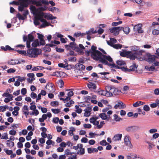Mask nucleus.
<instances>
[{
  "label": "nucleus",
  "mask_w": 159,
  "mask_h": 159,
  "mask_svg": "<svg viewBox=\"0 0 159 159\" xmlns=\"http://www.w3.org/2000/svg\"><path fill=\"white\" fill-rule=\"evenodd\" d=\"M43 15H38V16H35L34 20V25L36 26L39 25L40 24V21L43 23L39 26V28H42L45 27L46 26H48L51 25L48 23L45 20L43 19V16L44 17L47 19L48 20H52L55 19L57 18L56 17L53 16L51 14H44L43 13L42 14Z\"/></svg>",
  "instance_id": "nucleus-1"
},
{
  "label": "nucleus",
  "mask_w": 159,
  "mask_h": 159,
  "mask_svg": "<svg viewBox=\"0 0 159 159\" xmlns=\"http://www.w3.org/2000/svg\"><path fill=\"white\" fill-rule=\"evenodd\" d=\"M31 4L36 5L37 6H39L42 4L48 5V2L46 0H24L19 6V9L22 11L24 7H27L28 5Z\"/></svg>",
  "instance_id": "nucleus-2"
},
{
  "label": "nucleus",
  "mask_w": 159,
  "mask_h": 159,
  "mask_svg": "<svg viewBox=\"0 0 159 159\" xmlns=\"http://www.w3.org/2000/svg\"><path fill=\"white\" fill-rule=\"evenodd\" d=\"M143 52L141 50L133 52L127 51L126 52V55L131 60H134L136 58L140 61H143L145 59V58L143 57Z\"/></svg>",
  "instance_id": "nucleus-3"
},
{
  "label": "nucleus",
  "mask_w": 159,
  "mask_h": 159,
  "mask_svg": "<svg viewBox=\"0 0 159 159\" xmlns=\"http://www.w3.org/2000/svg\"><path fill=\"white\" fill-rule=\"evenodd\" d=\"M41 50L38 48H32L27 50V56L30 57H37L41 53Z\"/></svg>",
  "instance_id": "nucleus-4"
},
{
  "label": "nucleus",
  "mask_w": 159,
  "mask_h": 159,
  "mask_svg": "<svg viewBox=\"0 0 159 159\" xmlns=\"http://www.w3.org/2000/svg\"><path fill=\"white\" fill-rule=\"evenodd\" d=\"M107 61H109L110 62H112L113 61L112 59L110 56H107L103 55L102 58L100 60V62H102L104 64L107 65L109 66V64H112V63H109Z\"/></svg>",
  "instance_id": "nucleus-5"
},
{
  "label": "nucleus",
  "mask_w": 159,
  "mask_h": 159,
  "mask_svg": "<svg viewBox=\"0 0 159 159\" xmlns=\"http://www.w3.org/2000/svg\"><path fill=\"white\" fill-rule=\"evenodd\" d=\"M103 54L100 51H96V52L91 53L92 57L95 60H99L102 58Z\"/></svg>",
  "instance_id": "nucleus-6"
},
{
  "label": "nucleus",
  "mask_w": 159,
  "mask_h": 159,
  "mask_svg": "<svg viewBox=\"0 0 159 159\" xmlns=\"http://www.w3.org/2000/svg\"><path fill=\"white\" fill-rule=\"evenodd\" d=\"M143 57L145 58L144 60H146L150 63H152L155 61V59L157 58V57L155 56L154 55H150L149 54H146L147 57H144V56H145V55H144L143 54Z\"/></svg>",
  "instance_id": "nucleus-7"
},
{
  "label": "nucleus",
  "mask_w": 159,
  "mask_h": 159,
  "mask_svg": "<svg viewBox=\"0 0 159 159\" xmlns=\"http://www.w3.org/2000/svg\"><path fill=\"white\" fill-rule=\"evenodd\" d=\"M140 127L139 126H132L127 127L126 130L129 132H134L140 129Z\"/></svg>",
  "instance_id": "nucleus-8"
},
{
  "label": "nucleus",
  "mask_w": 159,
  "mask_h": 159,
  "mask_svg": "<svg viewBox=\"0 0 159 159\" xmlns=\"http://www.w3.org/2000/svg\"><path fill=\"white\" fill-rule=\"evenodd\" d=\"M122 30V28H120V27H114L109 29L111 33H113V34L115 36H116L118 35L119 31Z\"/></svg>",
  "instance_id": "nucleus-9"
},
{
  "label": "nucleus",
  "mask_w": 159,
  "mask_h": 159,
  "mask_svg": "<svg viewBox=\"0 0 159 159\" xmlns=\"http://www.w3.org/2000/svg\"><path fill=\"white\" fill-rule=\"evenodd\" d=\"M124 142L126 146L129 147L130 148H132L133 145L129 140V135H126L125 136L124 138Z\"/></svg>",
  "instance_id": "nucleus-10"
},
{
  "label": "nucleus",
  "mask_w": 159,
  "mask_h": 159,
  "mask_svg": "<svg viewBox=\"0 0 159 159\" xmlns=\"http://www.w3.org/2000/svg\"><path fill=\"white\" fill-rule=\"evenodd\" d=\"M97 47L93 45L92 46L91 49L89 51H86V54L87 56H89L90 53L96 52V51H99L98 50H96Z\"/></svg>",
  "instance_id": "nucleus-11"
},
{
  "label": "nucleus",
  "mask_w": 159,
  "mask_h": 159,
  "mask_svg": "<svg viewBox=\"0 0 159 159\" xmlns=\"http://www.w3.org/2000/svg\"><path fill=\"white\" fill-rule=\"evenodd\" d=\"M92 108L90 107H85V108L84 110V111H85L84 116L86 117L89 116L91 114L90 112L92 111Z\"/></svg>",
  "instance_id": "nucleus-12"
},
{
  "label": "nucleus",
  "mask_w": 159,
  "mask_h": 159,
  "mask_svg": "<svg viewBox=\"0 0 159 159\" xmlns=\"http://www.w3.org/2000/svg\"><path fill=\"white\" fill-rule=\"evenodd\" d=\"M70 45L71 49H73L78 52H80V48L77 47L76 44H75V43L71 42L70 43Z\"/></svg>",
  "instance_id": "nucleus-13"
},
{
  "label": "nucleus",
  "mask_w": 159,
  "mask_h": 159,
  "mask_svg": "<svg viewBox=\"0 0 159 159\" xmlns=\"http://www.w3.org/2000/svg\"><path fill=\"white\" fill-rule=\"evenodd\" d=\"M119 107H120V109H124L125 107L126 106L123 102L120 101L117 102V104L115 105L114 107L115 109H116Z\"/></svg>",
  "instance_id": "nucleus-14"
},
{
  "label": "nucleus",
  "mask_w": 159,
  "mask_h": 159,
  "mask_svg": "<svg viewBox=\"0 0 159 159\" xmlns=\"http://www.w3.org/2000/svg\"><path fill=\"white\" fill-rule=\"evenodd\" d=\"M142 25L138 24L135 25L134 27V29L135 31H137L138 33H142L143 32V31L142 29Z\"/></svg>",
  "instance_id": "nucleus-15"
},
{
  "label": "nucleus",
  "mask_w": 159,
  "mask_h": 159,
  "mask_svg": "<svg viewBox=\"0 0 159 159\" xmlns=\"http://www.w3.org/2000/svg\"><path fill=\"white\" fill-rule=\"evenodd\" d=\"M107 42L108 45L112 47L114 45V44L115 43L117 42V40L114 38H110V41L107 40Z\"/></svg>",
  "instance_id": "nucleus-16"
},
{
  "label": "nucleus",
  "mask_w": 159,
  "mask_h": 159,
  "mask_svg": "<svg viewBox=\"0 0 159 159\" xmlns=\"http://www.w3.org/2000/svg\"><path fill=\"white\" fill-rule=\"evenodd\" d=\"M80 60L78 61V63L76 64L75 65V75L76 76L78 77V76L79 75V71L80 69Z\"/></svg>",
  "instance_id": "nucleus-17"
},
{
  "label": "nucleus",
  "mask_w": 159,
  "mask_h": 159,
  "mask_svg": "<svg viewBox=\"0 0 159 159\" xmlns=\"http://www.w3.org/2000/svg\"><path fill=\"white\" fill-rule=\"evenodd\" d=\"M97 93L99 95L105 96L107 97H109L110 94L107 91H106L104 90L98 91Z\"/></svg>",
  "instance_id": "nucleus-18"
},
{
  "label": "nucleus",
  "mask_w": 159,
  "mask_h": 159,
  "mask_svg": "<svg viewBox=\"0 0 159 159\" xmlns=\"http://www.w3.org/2000/svg\"><path fill=\"white\" fill-rule=\"evenodd\" d=\"M8 63L9 65H14L16 64H20V62L19 60H17L11 59L10 60H9L8 61Z\"/></svg>",
  "instance_id": "nucleus-19"
},
{
  "label": "nucleus",
  "mask_w": 159,
  "mask_h": 159,
  "mask_svg": "<svg viewBox=\"0 0 159 159\" xmlns=\"http://www.w3.org/2000/svg\"><path fill=\"white\" fill-rule=\"evenodd\" d=\"M99 116L101 118L102 120H108L110 118V116H108L107 115L104 113H100L99 114Z\"/></svg>",
  "instance_id": "nucleus-20"
},
{
  "label": "nucleus",
  "mask_w": 159,
  "mask_h": 159,
  "mask_svg": "<svg viewBox=\"0 0 159 159\" xmlns=\"http://www.w3.org/2000/svg\"><path fill=\"white\" fill-rule=\"evenodd\" d=\"M122 136V135L121 134H116L114 136L113 139L115 141L121 140Z\"/></svg>",
  "instance_id": "nucleus-21"
},
{
  "label": "nucleus",
  "mask_w": 159,
  "mask_h": 159,
  "mask_svg": "<svg viewBox=\"0 0 159 159\" xmlns=\"http://www.w3.org/2000/svg\"><path fill=\"white\" fill-rule=\"evenodd\" d=\"M88 87L89 89L92 90H95L97 88L95 84L92 82H90L89 84H88Z\"/></svg>",
  "instance_id": "nucleus-22"
},
{
  "label": "nucleus",
  "mask_w": 159,
  "mask_h": 159,
  "mask_svg": "<svg viewBox=\"0 0 159 159\" xmlns=\"http://www.w3.org/2000/svg\"><path fill=\"white\" fill-rule=\"evenodd\" d=\"M64 73L62 71H56L53 72L51 75L52 76H56L58 77H61Z\"/></svg>",
  "instance_id": "nucleus-23"
},
{
  "label": "nucleus",
  "mask_w": 159,
  "mask_h": 159,
  "mask_svg": "<svg viewBox=\"0 0 159 159\" xmlns=\"http://www.w3.org/2000/svg\"><path fill=\"white\" fill-rule=\"evenodd\" d=\"M145 103L144 102L141 101H138L133 104V106L135 107H137L139 106L143 105Z\"/></svg>",
  "instance_id": "nucleus-24"
},
{
  "label": "nucleus",
  "mask_w": 159,
  "mask_h": 159,
  "mask_svg": "<svg viewBox=\"0 0 159 159\" xmlns=\"http://www.w3.org/2000/svg\"><path fill=\"white\" fill-rule=\"evenodd\" d=\"M46 88V89H48L49 90V92L53 93L55 91V89H54L53 87L52 84L47 85Z\"/></svg>",
  "instance_id": "nucleus-25"
},
{
  "label": "nucleus",
  "mask_w": 159,
  "mask_h": 159,
  "mask_svg": "<svg viewBox=\"0 0 159 159\" xmlns=\"http://www.w3.org/2000/svg\"><path fill=\"white\" fill-rule=\"evenodd\" d=\"M1 49L4 51H6L7 50L9 51L11 50H13L14 49L12 48H11L10 46L9 45H6L5 47L4 46H1Z\"/></svg>",
  "instance_id": "nucleus-26"
},
{
  "label": "nucleus",
  "mask_w": 159,
  "mask_h": 159,
  "mask_svg": "<svg viewBox=\"0 0 159 159\" xmlns=\"http://www.w3.org/2000/svg\"><path fill=\"white\" fill-rule=\"evenodd\" d=\"M97 32L96 30H94L93 28L90 29L88 31L86 32L87 34L92 35V34H95Z\"/></svg>",
  "instance_id": "nucleus-27"
},
{
  "label": "nucleus",
  "mask_w": 159,
  "mask_h": 159,
  "mask_svg": "<svg viewBox=\"0 0 159 159\" xmlns=\"http://www.w3.org/2000/svg\"><path fill=\"white\" fill-rule=\"evenodd\" d=\"M116 64L120 66H125L126 64L125 62L122 60H119L116 61Z\"/></svg>",
  "instance_id": "nucleus-28"
},
{
  "label": "nucleus",
  "mask_w": 159,
  "mask_h": 159,
  "mask_svg": "<svg viewBox=\"0 0 159 159\" xmlns=\"http://www.w3.org/2000/svg\"><path fill=\"white\" fill-rule=\"evenodd\" d=\"M30 9L32 13L35 14L37 11V10L34 6L31 5L30 7Z\"/></svg>",
  "instance_id": "nucleus-29"
},
{
  "label": "nucleus",
  "mask_w": 159,
  "mask_h": 159,
  "mask_svg": "<svg viewBox=\"0 0 159 159\" xmlns=\"http://www.w3.org/2000/svg\"><path fill=\"white\" fill-rule=\"evenodd\" d=\"M39 45V42L38 39L35 40L32 43V46L34 47H37Z\"/></svg>",
  "instance_id": "nucleus-30"
},
{
  "label": "nucleus",
  "mask_w": 159,
  "mask_h": 159,
  "mask_svg": "<svg viewBox=\"0 0 159 159\" xmlns=\"http://www.w3.org/2000/svg\"><path fill=\"white\" fill-rule=\"evenodd\" d=\"M6 142L7 145L10 147L12 148L14 146V143L12 141L8 140L6 141Z\"/></svg>",
  "instance_id": "nucleus-31"
},
{
  "label": "nucleus",
  "mask_w": 159,
  "mask_h": 159,
  "mask_svg": "<svg viewBox=\"0 0 159 159\" xmlns=\"http://www.w3.org/2000/svg\"><path fill=\"white\" fill-rule=\"evenodd\" d=\"M111 89H111L110 90L108 93H110V95L109 96V97H111L113 96V93H114L115 95V94L114 93V92L117 90V89H116L113 86Z\"/></svg>",
  "instance_id": "nucleus-32"
},
{
  "label": "nucleus",
  "mask_w": 159,
  "mask_h": 159,
  "mask_svg": "<svg viewBox=\"0 0 159 159\" xmlns=\"http://www.w3.org/2000/svg\"><path fill=\"white\" fill-rule=\"evenodd\" d=\"M26 7H24L23 10L22 11L19 10V9H18L19 11H24L22 15L25 16V17H26V18L27 15H28V14H29L28 11L27 10L24 9V8ZM18 9H19V7H18Z\"/></svg>",
  "instance_id": "nucleus-33"
},
{
  "label": "nucleus",
  "mask_w": 159,
  "mask_h": 159,
  "mask_svg": "<svg viewBox=\"0 0 159 159\" xmlns=\"http://www.w3.org/2000/svg\"><path fill=\"white\" fill-rule=\"evenodd\" d=\"M120 28H122V30L126 34H128L129 32V27H125V28H123V27H120Z\"/></svg>",
  "instance_id": "nucleus-34"
},
{
  "label": "nucleus",
  "mask_w": 159,
  "mask_h": 159,
  "mask_svg": "<svg viewBox=\"0 0 159 159\" xmlns=\"http://www.w3.org/2000/svg\"><path fill=\"white\" fill-rule=\"evenodd\" d=\"M112 47L114 48L118 49H120L122 47V45L118 43L114 45Z\"/></svg>",
  "instance_id": "nucleus-35"
},
{
  "label": "nucleus",
  "mask_w": 159,
  "mask_h": 159,
  "mask_svg": "<svg viewBox=\"0 0 159 159\" xmlns=\"http://www.w3.org/2000/svg\"><path fill=\"white\" fill-rule=\"evenodd\" d=\"M120 66L115 65L114 63H112V64H109V66L111 68H115L116 69H120L121 67Z\"/></svg>",
  "instance_id": "nucleus-36"
},
{
  "label": "nucleus",
  "mask_w": 159,
  "mask_h": 159,
  "mask_svg": "<svg viewBox=\"0 0 159 159\" xmlns=\"http://www.w3.org/2000/svg\"><path fill=\"white\" fill-rule=\"evenodd\" d=\"M44 69V67L41 66L34 67L32 69L33 71H36L39 70H42Z\"/></svg>",
  "instance_id": "nucleus-37"
},
{
  "label": "nucleus",
  "mask_w": 159,
  "mask_h": 159,
  "mask_svg": "<svg viewBox=\"0 0 159 159\" xmlns=\"http://www.w3.org/2000/svg\"><path fill=\"white\" fill-rule=\"evenodd\" d=\"M145 68L148 71H153L155 69L154 66H145Z\"/></svg>",
  "instance_id": "nucleus-38"
},
{
  "label": "nucleus",
  "mask_w": 159,
  "mask_h": 159,
  "mask_svg": "<svg viewBox=\"0 0 159 159\" xmlns=\"http://www.w3.org/2000/svg\"><path fill=\"white\" fill-rule=\"evenodd\" d=\"M113 116L114 117V120L116 121H119L120 120H122V118H121L120 117L118 116L116 114H114Z\"/></svg>",
  "instance_id": "nucleus-39"
},
{
  "label": "nucleus",
  "mask_w": 159,
  "mask_h": 159,
  "mask_svg": "<svg viewBox=\"0 0 159 159\" xmlns=\"http://www.w3.org/2000/svg\"><path fill=\"white\" fill-rule=\"evenodd\" d=\"M66 103L65 104V106L66 107H70L71 106L72 104L74 103V102L72 100H70L68 102H66Z\"/></svg>",
  "instance_id": "nucleus-40"
},
{
  "label": "nucleus",
  "mask_w": 159,
  "mask_h": 159,
  "mask_svg": "<svg viewBox=\"0 0 159 159\" xmlns=\"http://www.w3.org/2000/svg\"><path fill=\"white\" fill-rule=\"evenodd\" d=\"M137 66L136 64H134L130 66V70H131V71H134L137 68Z\"/></svg>",
  "instance_id": "nucleus-41"
},
{
  "label": "nucleus",
  "mask_w": 159,
  "mask_h": 159,
  "mask_svg": "<svg viewBox=\"0 0 159 159\" xmlns=\"http://www.w3.org/2000/svg\"><path fill=\"white\" fill-rule=\"evenodd\" d=\"M51 111L55 114L59 113L60 112V110L59 109H52Z\"/></svg>",
  "instance_id": "nucleus-42"
},
{
  "label": "nucleus",
  "mask_w": 159,
  "mask_h": 159,
  "mask_svg": "<svg viewBox=\"0 0 159 159\" xmlns=\"http://www.w3.org/2000/svg\"><path fill=\"white\" fill-rule=\"evenodd\" d=\"M17 16L19 20H24L26 18L25 16L19 13L17 14Z\"/></svg>",
  "instance_id": "nucleus-43"
},
{
  "label": "nucleus",
  "mask_w": 159,
  "mask_h": 159,
  "mask_svg": "<svg viewBox=\"0 0 159 159\" xmlns=\"http://www.w3.org/2000/svg\"><path fill=\"white\" fill-rule=\"evenodd\" d=\"M102 146H106L108 144L105 140H103L101 141L99 143Z\"/></svg>",
  "instance_id": "nucleus-44"
},
{
  "label": "nucleus",
  "mask_w": 159,
  "mask_h": 159,
  "mask_svg": "<svg viewBox=\"0 0 159 159\" xmlns=\"http://www.w3.org/2000/svg\"><path fill=\"white\" fill-rule=\"evenodd\" d=\"M17 52L20 54L25 56H27V53L26 51L24 50H17Z\"/></svg>",
  "instance_id": "nucleus-45"
},
{
  "label": "nucleus",
  "mask_w": 159,
  "mask_h": 159,
  "mask_svg": "<svg viewBox=\"0 0 159 159\" xmlns=\"http://www.w3.org/2000/svg\"><path fill=\"white\" fill-rule=\"evenodd\" d=\"M75 131V129L74 127H71L70 128V130L68 131V134L70 135H73V131Z\"/></svg>",
  "instance_id": "nucleus-46"
},
{
  "label": "nucleus",
  "mask_w": 159,
  "mask_h": 159,
  "mask_svg": "<svg viewBox=\"0 0 159 159\" xmlns=\"http://www.w3.org/2000/svg\"><path fill=\"white\" fill-rule=\"evenodd\" d=\"M8 139V134L7 133H5L2 134V135L1 137V139Z\"/></svg>",
  "instance_id": "nucleus-47"
},
{
  "label": "nucleus",
  "mask_w": 159,
  "mask_h": 159,
  "mask_svg": "<svg viewBox=\"0 0 159 159\" xmlns=\"http://www.w3.org/2000/svg\"><path fill=\"white\" fill-rule=\"evenodd\" d=\"M83 145L80 144V154L83 155L84 153V149L82 148Z\"/></svg>",
  "instance_id": "nucleus-48"
},
{
  "label": "nucleus",
  "mask_w": 159,
  "mask_h": 159,
  "mask_svg": "<svg viewBox=\"0 0 159 159\" xmlns=\"http://www.w3.org/2000/svg\"><path fill=\"white\" fill-rule=\"evenodd\" d=\"M4 151L6 152V153L8 155H11L13 153V152L12 150H9L7 148H6L4 149Z\"/></svg>",
  "instance_id": "nucleus-49"
},
{
  "label": "nucleus",
  "mask_w": 159,
  "mask_h": 159,
  "mask_svg": "<svg viewBox=\"0 0 159 159\" xmlns=\"http://www.w3.org/2000/svg\"><path fill=\"white\" fill-rule=\"evenodd\" d=\"M143 109L146 111H148L150 110V108L148 105H145L143 107Z\"/></svg>",
  "instance_id": "nucleus-50"
},
{
  "label": "nucleus",
  "mask_w": 159,
  "mask_h": 159,
  "mask_svg": "<svg viewBox=\"0 0 159 159\" xmlns=\"http://www.w3.org/2000/svg\"><path fill=\"white\" fill-rule=\"evenodd\" d=\"M34 39V37L32 34H30L28 35V40L32 42Z\"/></svg>",
  "instance_id": "nucleus-51"
},
{
  "label": "nucleus",
  "mask_w": 159,
  "mask_h": 159,
  "mask_svg": "<svg viewBox=\"0 0 159 159\" xmlns=\"http://www.w3.org/2000/svg\"><path fill=\"white\" fill-rule=\"evenodd\" d=\"M85 49V47L82 44H80V55L82 54L84 52H83V50H84Z\"/></svg>",
  "instance_id": "nucleus-52"
},
{
  "label": "nucleus",
  "mask_w": 159,
  "mask_h": 159,
  "mask_svg": "<svg viewBox=\"0 0 159 159\" xmlns=\"http://www.w3.org/2000/svg\"><path fill=\"white\" fill-rule=\"evenodd\" d=\"M122 23V21H120L118 22H113L112 24V25L113 26H116L119 25L120 24Z\"/></svg>",
  "instance_id": "nucleus-53"
},
{
  "label": "nucleus",
  "mask_w": 159,
  "mask_h": 159,
  "mask_svg": "<svg viewBox=\"0 0 159 159\" xmlns=\"http://www.w3.org/2000/svg\"><path fill=\"white\" fill-rule=\"evenodd\" d=\"M65 155H71L73 154V152H70V150L69 149H66L65 151Z\"/></svg>",
  "instance_id": "nucleus-54"
},
{
  "label": "nucleus",
  "mask_w": 159,
  "mask_h": 159,
  "mask_svg": "<svg viewBox=\"0 0 159 159\" xmlns=\"http://www.w3.org/2000/svg\"><path fill=\"white\" fill-rule=\"evenodd\" d=\"M58 102L57 101H52L51 102V105L53 107H55L58 105Z\"/></svg>",
  "instance_id": "nucleus-55"
},
{
  "label": "nucleus",
  "mask_w": 159,
  "mask_h": 159,
  "mask_svg": "<svg viewBox=\"0 0 159 159\" xmlns=\"http://www.w3.org/2000/svg\"><path fill=\"white\" fill-rule=\"evenodd\" d=\"M152 34L154 35H157L159 34V30L154 29L152 31Z\"/></svg>",
  "instance_id": "nucleus-56"
},
{
  "label": "nucleus",
  "mask_w": 159,
  "mask_h": 159,
  "mask_svg": "<svg viewBox=\"0 0 159 159\" xmlns=\"http://www.w3.org/2000/svg\"><path fill=\"white\" fill-rule=\"evenodd\" d=\"M113 86H112L111 85H108L106 87V91H107L108 92H109V91L111 89H111V88H112V87Z\"/></svg>",
  "instance_id": "nucleus-57"
},
{
  "label": "nucleus",
  "mask_w": 159,
  "mask_h": 159,
  "mask_svg": "<svg viewBox=\"0 0 159 159\" xmlns=\"http://www.w3.org/2000/svg\"><path fill=\"white\" fill-rule=\"evenodd\" d=\"M95 119L94 118V117L90 118L89 119V121L90 123H92L93 125H95Z\"/></svg>",
  "instance_id": "nucleus-58"
},
{
  "label": "nucleus",
  "mask_w": 159,
  "mask_h": 159,
  "mask_svg": "<svg viewBox=\"0 0 159 159\" xmlns=\"http://www.w3.org/2000/svg\"><path fill=\"white\" fill-rule=\"evenodd\" d=\"M16 71V70L13 68H10L7 70V72L9 73H13Z\"/></svg>",
  "instance_id": "nucleus-59"
},
{
  "label": "nucleus",
  "mask_w": 159,
  "mask_h": 159,
  "mask_svg": "<svg viewBox=\"0 0 159 159\" xmlns=\"http://www.w3.org/2000/svg\"><path fill=\"white\" fill-rule=\"evenodd\" d=\"M9 133L10 135H15L16 133V130L12 129L10 130L9 132Z\"/></svg>",
  "instance_id": "nucleus-60"
},
{
  "label": "nucleus",
  "mask_w": 159,
  "mask_h": 159,
  "mask_svg": "<svg viewBox=\"0 0 159 159\" xmlns=\"http://www.w3.org/2000/svg\"><path fill=\"white\" fill-rule=\"evenodd\" d=\"M105 123L104 121H102L100 122V124L98 126V129H100L102 128L104 125Z\"/></svg>",
  "instance_id": "nucleus-61"
},
{
  "label": "nucleus",
  "mask_w": 159,
  "mask_h": 159,
  "mask_svg": "<svg viewBox=\"0 0 159 159\" xmlns=\"http://www.w3.org/2000/svg\"><path fill=\"white\" fill-rule=\"evenodd\" d=\"M30 96L32 98L35 99L37 98V95L36 93L32 92L31 93Z\"/></svg>",
  "instance_id": "nucleus-62"
},
{
  "label": "nucleus",
  "mask_w": 159,
  "mask_h": 159,
  "mask_svg": "<svg viewBox=\"0 0 159 159\" xmlns=\"http://www.w3.org/2000/svg\"><path fill=\"white\" fill-rule=\"evenodd\" d=\"M54 143V142L51 139H48L46 142V143L47 145H50Z\"/></svg>",
  "instance_id": "nucleus-63"
},
{
  "label": "nucleus",
  "mask_w": 159,
  "mask_h": 159,
  "mask_svg": "<svg viewBox=\"0 0 159 159\" xmlns=\"http://www.w3.org/2000/svg\"><path fill=\"white\" fill-rule=\"evenodd\" d=\"M154 93L156 95H159V89L157 88L155 89L154 90Z\"/></svg>",
  "instance_id": "nucleus-64"
}]
</instances>
